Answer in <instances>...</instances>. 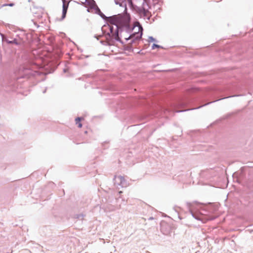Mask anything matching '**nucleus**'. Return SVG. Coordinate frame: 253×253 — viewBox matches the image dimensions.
Segmentation results:
<instances>
[{
	"instance_id": "f257e3e1",
	"label": "nucleus",
	"mask_w": 253,
	"mask_h": 253,
	"mask_svg": "<svg viewBox=\"0 0 253 253\" xmlns=\"http://www.w3.org/2000/svg\"><path fill=\"white\" fill-rule=\"evenodd\" d=\"M240 88V87L238 84L234 83L227 84L224 85L217 86L214 88H211L202 91V95L205 97H211L219 95H220L221 97L218 99L204 103L203 105H201L200 106L194 109H192L191 110L199 109L202 107L209 105L210 103L224 98L238 96L239 95H232V93L239 90Z\"/></svg>"
},
{
	"instance_id": "f03ea898",
	"label": "nucleus",
	"mask_w": 253,
	"mask_h": 253,
	"mask_svg": "<svg viewBox=\"0 0 253 253\" xmlns=\"http://www.w3.org/2000/svg\"><path fill=\"white\" fill-rule=\"evenodd\" d=\"M142 6L140 7L134 4L132 0H114L115 4L119 5L120 7H124V10L122 13L111 16L110 18L115 21H129L130 17L129 14L127 12V4L132 11L139 12L143 14L145 16L146 15L148 10L144 7V5L146 3L145 0H142Z\"/></svg>"
},
{
	"instance_id": "7ed1b4c3",
	"label": "nucleus",
	"mask_w": 253,
	"mask_h": 253,
	"mask_svg": "<svg viewBox=\"0 0 253 253\" xmlns=\"http://www.w3.org/2000/svg\"><path fill=\"white\" fill-rule=\"evenodd\" d=\"M109 21L111 22L113 25H115L116 27V30L114 33L111 35L110 38L109 39L108 41H109L111 43H113V45L115 44L116 42H119L122 44H124V42L121 39V33L123 32V29L119 28L118 26V24H122L123 23H127V21H115L112 20V19L110 18V16L108 17Z\"/></svg>"
},
{
	"instance_id": "20e7f679",
	"label": "nucleus",
	"mask_w": 253,
	"mask_h": 253,
	"mask_svg": "<svg viewBox=\"0 0 253 253\" xmlns=\"http://www.w3.org/2000/svg\"><path fill=\"white\" fill-rule=\"evenodd\" d=\"M186 205L192 216L196 219L201 220L203 222H206L209 220H213L217 217V215L211 214V211H208V213L205 216L195 213L192 211L193 204L190 202H187Z\"/></svg>"
},
{
	"instance_id": "39448f33",
	"label": "nucleus",
	"mask_w": 253,
	"mask_h": 253,
	"mask_svg": "<svg viewBox=\"0 0 253 253\" xmlns=\"http://www.w3.org/2000/svg\"><path fill=\"white\" fill-rule=\"evenodd\" d=\"M98 79V78L93 74L84 75L81 77L78 78L79 80L84 81L91 84H95Z\"/></svg>"
},
{
	"instance_id": "423d86ee",
	"label": "nucleus",
	"mask_w": 253,
	"mask_h": 253,
	"mask_svg": "<svg viewBox=\"0 0 253 253\" xmlns=\"http://www.w3.org/2000/svg\"><path fill=\"white\" fill-rule=\"evenodd\" d=\"M16 37H18V39L14 38L12 40H9L6 37L4 36L3 42H6L7 44H13L16 45H21L24 43V41L22 38L19 37V35H16Z\"/></svg>"
},
{
	"instance_id": "0eeeda50",
	"label": "nucleus",
	"mask_w": 253,
	"mask_h": 253,
	"mask_svg": "<svg viewBox=\"0 0 253 253\" xmlns=\"http://www.w3.org/2000/svg\"><path fill=\"white\" fill-rule=\"evenodd\" d=\"M91 7L95 10V13L99 15L103 20H105L106 19H108L109 17H107L100 10L99 7L96 4L95 1H93V4Z\"/></svg>"
},
{
	"instance_id": "6e6552de",
	"label": "nucleus",
	"mask_w": 253,
	"mask_h": 253,
	"mask_svg": "<svg viewBox=\"0 0 253 253\" xmlns=\"http://www.w3.org/2000/svg\"><path fill=\"white\" fill-rule=\"evenodd\" d=\"M143 29L141 25L138 27V31L137 32H133L130 34V36H131V39H136V41H140L142 37L143 36Z\"/></svg>"
},
{
	"instance_id": "1a4fd4ad",
	"label": "nucleus",
	"mask_w": 253,
	"mask_h": 253,
	"mask_svg": "<svg viewBox=\"0 0 253 253\" xmlns=\"http://www.w3.org/2000/svg\"><path fill=\"white\" fill-rule=\"evenodd\" d=\"M109 32L105 31L102 29V35H99V37H103L104 38H105V39L108 40L110 38V37H111V35L115 32L114 28L113 26H109Z\"/></svg>"
},
{
	"instance_id": "9d476101",
	"label": "nucleus",
	"mask_w": 253,
	"mask_h": 253,
	"mask_svg": "<svg viewBox=\"0 0 253 253\" xmlns=\"http://www.w3.org/2000/svg\"><path fill=\"white\" fill-rule=\"evenodd\" d=\"M63 4H62V16L60 19V21H62L64 20L67 14V10L69 6V4H66L65 2V0H62Z\"/></svg>"
},
{
	"instance_id": "9b49d317",
	"label": "nucleus",
	"mask_w": 253,
	"mask_h": 253,
	"mask_svg": "<svg viewBox=\"0 0 253 253\" xmlns=\"http://www.w3.org/2000/svg\"><path fill=\"white\" fill-rule=\"evenodd\" d=\"M123 49L125 51H127L129 52H132L134 51V48L131 45L128 44H123Z\"/></svg>"
},
{
	"instance_id": "f8f14e48",
	"label": "nucleus",
	"mask_w": 253,
	"mask_h": 253,
	"mask_svg": "<svg viewBox=\"0 0 253 253\" xmlns=\"http://www.w3.org/2000/svg\"><path fill=\"white\" fill-rule=\"evenodd\" d=\"M118 180L120 181V185L122 186V187H126V180L125 178L122 176H119L118 177Z\"/></svg>"
},
{
	"instance_id": "ddd939ff",
	"label": "nucleus",
	"mask_w": 253,
	"mask_h": 253,
	"mask_svg": "<svg viewBox=\"0 0 253 253\" xmlns=\"http://www.w3.org/2000/svg\"><path fill=\"white\" fill-rule=\"evenodd\" d=\"M84 120V118L82 117H78L75 119L76 124L78 125L79 128H81L83 126L81 123L82 120Z\"/></svg>"
},
{
	"instance_id": "4468645a",
	"label": "nucleus",
	"mask_w": 253,
	"mask_h": 253,
	"mask_svg": "<svg viewBox=\"0 0 253 253\" xmlns=\"http://www.w3.org/2000/svg\"><path fill=\"white\" fill-rule=\"evenodd\" d=\"M100 43L102 45H106V46H111L113 45V44L111 43L109 41L105 39V40H101L100 41Z\"/></svg>"
},
{
	"instance_id": "2eb2a0df",
	"label": "nucleus",
	"mask_w": 253,
	"mask_h": 253,
	"mask_svg": "<svg viewBox=\"0 0 253 253\" xmlns=\"http://www.w3.org/2000/svg\"><path fill=\"white\" fill-rule=\"evenodd\" d=\"M123 29V31H125L126 33L130 34L132 32L133 29L130 27L128 25H126L124 27L121 28Z\"/></svg>"
},
{
	"instance_id": "dca6fc26",
	"label": "nucleus",
	"mask_w": 253,
	"mask_h": 253,
	"mask_svg": "<svg viewBox=\"0 0 253 253\" xmlns=\"http://www.w3.org/2000/svg\"><path fill=\"white\" fill-rule=\"evenodd\" d=\"M85 216L83 213L76 214L74 215V217L76 219L83 220L84 217Z\"/></svg>"
},
{
	"instance_id": "f3484780",
	"label": "nucleus",
	"mask_w": 253,
	"mask_h": 253,
	"mask_svg": "<svg viewBox=\"0 0 253 253\" xmlns=\"http://www.w3.org/2000/svg\"><path fill=\"white\" fill-rule=\"evenodd\" d=\"M156 48H162L164 49V47L162 45L157 44L156 43H153L152 45V49H155Z\"/></svg>"
},
{
	"instance_id": "a211bd4d",
	"label": "nucleus",
	"mask_w": 253,
	"mask_h": 253,
	"mask_svg": "<svg viewBox=\"0 0 253 253\" xmlns=\"http://www.w3.org/2000/svg\"><path fill=\"white\" fill-rule=\"evenodd\" d=\"M148 42H158V41L152 36H149Z\"/></svg>"
},
{
	"instance_id": "6ab92c4d",
	"label": "nucleus",
	"mask_w": 253,
	"mask_h": 253,
	"mask_svg": "<svg viewBox=\"0 0 253 253\" xmlns=\"http://www.w3.org/2000/svg\"><path fill=\"white\" fill-rule=\"evenodd\" d=\"M115 88V87L112 84H110L106 88V90H114Z\"/></svg>"
},
{
	"instance_id": "aec40b11",
	"label": "nucleus",
	"mask_w": 253,
	"mask_h": 253,
	"mask_svg": "<svg viewBox=\"0 0 253 253\" xmlns=\"http://www.w3.org/2000/svg\"><path fill=\"white\" fill-rule=\"evenodd\" d=\"M137 41H136V38L131 39V41H130V43H129V44L131 45L132 46V44L135 43Z\"/></svg>"
},
{
	"instance_id": "412c9836",
	"label": "nucleus",
	"mask_w": 253,
	"mask_h": 253,
	"mask_svg": "<svg viewBox=\"0 0 253 253\" xmlns=\"http://www.w3.org/2000/svg\"><path fill=\"white\" fill-rule=\"evenodd\" d=\"M31 72L30 70L29 69H24V74L26 75H28L29 73Z\"/></svg>"
},
{
	"instance_id": "4be33fe9",
	"label": "nucleus",
	"mask_w": 253,
	"mask_h": 253,
	"mask_svg": "<svg viewBox=\"0 0 253 253\" xmlns=\"http://www.w3.org/2000/svg\"><path fill=\"white\" fill-rule=\"evenodd\" d=\"M3 40L4 35L0 33V40H1L2 42H3Z\"/></svg>"
},
{
	"instance_id": "5701e85b",
	"label": "nucleus",
	"mask_w": 253,
	"mask_h": 253,
	"mask_svg": "<svg viewBox=\"0 0 253 253\" xmlns=\"http://www.w3.org/2000/svg\"><path fill=\"white\" fill-rule=\"evenodd\" d=\"M14 4H15L14 3L10 2V3H7V6L12 7V6H14Z\"/></svg>"
},
{
	"instance_id": "b1692460",
	"label": "nucleus",
	"mask_w": 253,
	"mask_h": 253,
	"mask_svg": "<svg viewBox=\"0 0 253 253\" xmlns=\"http://www.w3.org/2000/svg\"><path fill=\"white\" fill-rule=\"evenodd\" d=\"M131 39V36H130V34L129 35V36L128 37L125 38V40H126V41H128L129 40H130Z\"/></svg>"
},
{
	"instance_id": "393cba45",
	"label": "nucleus",
	"mask_w": 253,
	"mask_h": 253,
	"mask_svg": "<svg viewBox=\"0 0 253 253\" xmlns=\"http://www.w3.org/2000/svg\"><path fill=\"white\" fill-rule=\"evenodd\" d=\"M142 14L144 15L143 14ZM143 16L144 17V19H146L147 20H149L151 18V16H147L146 18H145L146 15L145 16H144V15H143Z\"/></svg>"
},
{
	"instance_id": "a878e982",
	"label": "nucleus",
	"mask_w": 253,
	"mask_h": 253,
	"mask_svg": "<svg viewBox=\"0 0 253 253\" xmlns=\"http://www.w3.org/2000/svg\"><path fill=\"white\" fill-rule=\"evenodd\" d=\"M32 21L33 22L34 24L36 26L37 28H38L39 26L37 24V23H35L33 20H32Z\"/></svg>"
},
{
	"instance_id": "bb28decb",
	"label": "nucleus",
	"mask_w": 253,
	"mask_h": 253,
	"mask_svg": "<svg viewBox=\"0 0 253 253\" xmlns=\"http://www.w3.org/2000/svg\"><path fill=\"white\" fill-rule=\"evenodd\" d=\"M107 143V142L106 141H105L103 143H102V145L103 147H104V149H105L106 148L105 147V144H106Z\"/></svg>"
},
{
	"instance_id": "cd10ccee",
	"label": "nucleus",
	"mask_w": 253,
	"mask_h": 253,
	"mask_svg": "<svg viewBox=\"0 0 253 253\" xmlns=\"http://www.w3.org/2000/svg\"><path fill=\"white\" fill-rule=\"evenodd\" d=\"M68 72V69H67L64 68V69H63V72H64V73H66V72Z\"/></svg>"
},
{
	"instance_id": "c85d7f7f",
	"label": "nucleus",
	"mask_w": 253,
	"mask_h": 253,
	"mask_svg": "<svg viewBox=\"0 0 253 253\" xmlns=\"http://www.w3.org/2000/svg\"><path fill=\"white\" fill-rule=\"evenodd\" d=\"M238 175V173L237 172H235L233 174V176L234 177L235 176H237Z\"/></svg>"
},
{
	"instance_id": "c756f323",
	"label": "nucleus",
	"mask_w": 253,
	"mask_h": 253,
	"mask_svg": "<svg viewBox=\"0 0 253 253\" xmlns=\"http://www.w3.org/2000/svg\"><path fill=\"white\" fill-rule=\"evenodd\" d=\"M85 3H86V4H89V2L87 0H85Z\"/></svg>"
},
{
	"instance_id": "7c9ffc66",
	"label": "nucleus",
	"mask_w": 253,
	"mask_h": 253,
	"mask_svg": "<svg viewBox=\"0 0 253 253\" xmlns=\"http://www.w3.org/2000/svg\"><path fill=\"white\" fill-rule=\"evenodd\" d=\"M46 88H45L42 91V93H45L46 92Z\"/></svg>"
},
{
	"instance_id": "2f4dec72",
	"label": "nucleus",
	"mask_w": 253,
	"mask_h": 253,
	"mask_svg": "<svg viewBox=\"0 0 253 253\" xmlns=\"http://www.w3.org/2000/svg\"><path fill=\"white\" fill-rule=\"evenodd\" d=\"M90 55H87L84 56V57H85V58H88V57H90Z\"/></svg>"
},
{
	"instance_id": "473e14b6",
	"label": "nucleus",
	"mask_w": 253,
	"mask_h": 253,
	"mask_svg": "<svg viewBox=\"0 0 253 253\" xmlns=\"http://www.w3.org/2000/svg\"><path fill=\"white\" fill-rule=\"evenodd\" d=\"M231 116V114H228L227 115V118H229V117H230Z\"/></svg>"
},
{
	"instance_id": "72a5a7b5",
	"label": "nucleus",
	"mask_w": 253,
	"mask_h": 253,
	"mask_svg": "<svg viewBox=\"0 0 253 253\" xmlns=\"http://www.w3.org/2000/svg\"><path fill=\"white\" fill-rule=\"evenodd\" d=\"M7 6V3H5L2 5V6Z\"/></svg>"
},
{
	"instance_id": "f704fd0d",
	"label": "nucleus",
	"mask_w": 253,
	"mask_h": 253,
	"mask_svg": "<svg viewBox=\"0 0 253 253\" xmlns=\"http://www.w3.org/2000/svg\"><path fill=\"white\" fill-rule=\"evenodd\" d=\"M94 38H96L97 40H98V38H97V35H94Z\"/></svg>"
},
{
	"instance_id": "c9c22d12",
	"label": "nucleus",
	"mask_w": 253,
	"mask_h": 253,
	"mask_svg": "<svg viewBox=\"0 0 253 253\" xmlns=\"http://www.w3.org/2000/svg\"><path fill=\"white\" fill-rule=\"evenodd\" d=\"M213 211H215L216 210V208H214L213 210H212Z\"/></svg>"
},
{
	"instance_id": "e433bc0d",
	"label": "nucleus",
	"mask_w": 253,
	"mask_h": 253,
	"mask_svg": "<svg viewBox=\"0 0 253 253\" xmlns=\"http://www.w3.org/2000/svg\"><path fill=\"white\" fill-rule=\"evenodd\" d=\"M186 110H184V111H186ZM184 112V111H178V112Z\"/></svg>"
},
{
	"instance_id": "4c0bfd02",
	"label": "nucleus",
	"mask_w": 253,
	"mask_h": 253,
	"mask_svg": "<svg viewBox=\"0 0 253 253\" xmlns=\"http://www.w3.org/2000/svg\"><path fill=\"white\" fill-rule=\"evenodd\" d=\"M79 59H83V58L82 57H79Z\"/></svg>"
},
{
	"instance_id": "58836bf2",
	"label": "nucleus",
	"mask_w": 253,
	"mask_h": 253,
	"mask_svg": "<svg viewBox=\"0 0 253 253\" xmlns=\"http://www.w3.org/2000/svg\"><path fill=\"white\" fill-rule=\"evenodd\" d=\"M25 78V77L24 76H21L19 78Z\"/></svg>"
},
{
	"instance_id": "ea45409f",
	"label": "nucleus",
	"mask_w": 253,
	"mask_h": 253,
	"mask_svg": "<svg viewBox=\"0 0 253 253\" xmlns=\"http://www.w3.org/2000/svg\"><path fill=\"white\" fill-rule=\"evenodd\" d=\"M140 52H141V50H139V51L137 52V53H140Z\"/></svg>"
},
{
	"instance_id": "a19ab883",
	"label": "nucleus",
	"mask_w": 253,
	"mask_h": 253,
	"mask_svg": "<svg viewBox=\"0 0 253 253\" xmlns=\"http://www.w3.org/2000/svg\"><path fill=\"white\" fill-rule=\"evenodd\" d=\"M221 0H217V1H221Z\"/></svg>"
}]
</instances>
